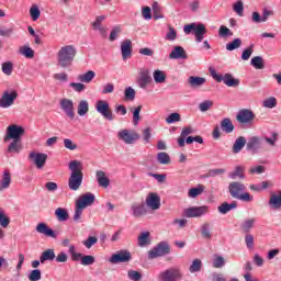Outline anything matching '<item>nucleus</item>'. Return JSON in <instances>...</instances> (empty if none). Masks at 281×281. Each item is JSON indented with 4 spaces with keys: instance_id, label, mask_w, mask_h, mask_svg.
<instances>
[{
    "instance_id": "nucleus-1",
    "label": "nucleus",
    "mask_w": 281,
    "mask_h": 281,
    "mask_svg": "<svg viewBox=\"0 0 281 281\" xmlns=\"http://www.w3.org/2000/svg\"><path fill=\"white\" fill-rule=\"evenodd\" d=\"M69 170H71L70 177L68 179V188L74 192L80 190V186H82V179L85 175H82V162L78 160H72L68 165Z\"/></svg>"
},
{
    "instance_id": "nucleus-2",
    "label": "nucleus",
    "mask_w": 281,
    "mask_h": 281,
    "mask_svg": "<svg viewBox=\"0 0 281 281\" xmlns=\"http://www.w3.org/2000/svg\"><path fill=\"white\" fill-rule=\"evenodd\" d=\"M76 47L74 45L63 46L57 53V63L63 69L71 67L74 58H76Z\"/></svg>"
},
{
    "instance_id": "nucleus-3",
    "label": "nucleus",
    "mask_w": 281,
    "mask_h": 281,
    "mask_svg": "<svg viewBox=\"0 0 281 281\" xmlns=\"http://www.w3.org/2000/svg\"><path fill=\"white\" fill-rule=\"evenodd\" d=\"M245 190L246 187L243 182L233 181L228 184V192L233 199L244 201V203H251V201H254V195L249 192H245Z\"/></svg>"
},
{
    "instance_id": "nucleus-4",
    "label": "nucleus",
    "mask_w": 281,
    "mask_h": 281,
    "mask_svg": "<svg viewBox=\"0 0 281 281\" xmlns=\"http://www.w3.org/2000/svg\"><path fill=\"white\" fill-rule=\"evenodd\" d=\"M184 34H194L196 43H203V38L207 34V27L203 23H190L183 27Z\"/></svg>"
},
{
    "instance_id": "nucleus-5",
    "label": "nucleus",
    "mask_w": 281,
    "mask_h": 281,
    "mask_svg": "<svg viewBox=\"0 0 281 281\" xmlns=\"http://www.w3.org/2000/svg\"><path fill=\"white\" fill-rule=\"evenodd\" d=\"M210 75L212 76L213 80L216 82H224L226 87H238L240 85V79L234 78L232 74L218 75L214 68H210Z\"/></svg>"
},
{
    "instance_id": "nucleus-6",
    "label": "nucleus",
    "mask_w": 281,
    "mask_h": 281,
    "mask_svg": "<svg viewBox=\"0 0 281 281\" xmlns=\"http://www.w3.org/2000/svg\"><path fill=\"white\" fill-rule=\"evenodd\" d=\"M181 278H183V273L178 267H171L158 274L159 281H179Z\"/></svg>"
},
{
    "instance_id": "nucleus-7",
    "label": "nucleus",
    "mask_w": 281,
    "mask_h": 281,
    "mask_svg": "<svg viewBox=\"0 0 281 281\" xmlns=\"http://www.w3.org/2000/svg\"><path fill=\"white\" fill-rule=\"evenodd\" d=\"M167 254H170V244L167 241H160L148 251V259L155 260V258H161L167 256Z\"/></svg>"
},
{
    "instance_id": "nucleus-8",
    "label": "nucleus",
    "mask_w": 281,
    "mask_h": 281,
    "mask_svg": "<svg viewBox=\"0 0 281 281\" xmlns=\"http://www.w3.org/2000/svg\"><path fill=\"white\" fill-rule=\"evenodd\" d=\"M95 110L100 113V115H102V117H104V120H108L109 122H113V120H115V115H113V110H111L109 101H97Z\"/></svg>"
},
{
    "instance_id": "nucleus-9",
    "label": "nucleus",
    "mask_w": 281,
    "mask_h": 281,
    "mask_svg": "<svg viewBox=\"0 0 281 281\" xmlns=\"http://www.w3.org/2000/svg\"><path fill=\"white\" fill-rule=\"evenodd\" d=\"M23 135H25V128H23V126L12 124L7 128L4 142H8L9 139H21Z\"/></svg>"
},
{
    "instance_id": "nucleus-10",
    "label": "nucleus",
    "mask_w": 281,
    "mask_h": 281,
    "mask_svg": "<svg viewBox=\"0 0 281 281\" xmlns=\"http://www.w3.org/2000/svg\"><path fill=\"white\" fill-rule=\"evenodd\" d=\"M117 137L121 142H124V144H135V142L139 139V134L133 130L125 128L117 133Z\"/></svg>"
},
{
    "instance_id": "nucleus-11",
    "label": "nucleus",
    "mask_w": 281,
    "mask_h": 281,
    "mask_svg": "<svg viewBox=\"0 0 281 281\" xmlns=\"http://www.w3.org/2000/svg\"><path fill=\"white\" fill-rule=\"evenodd\" d=\"M207 206H191L184 210V216L187 218H199L204 214H207Z\"/></svg>"
},
{
    "instance_id": "nucleus-12",
    "label": "nucleus",
    "mask_w": 281,
    "mask_h": 281,
    "mask_svg": "<svg viewBox=\"0 0 281 281\" xmlns=\"http://www.w3.org/2000/svg\"><path fill=\"white\" fill-rule=\"evenodd\" d=\"M132 258L131 251L120 250L111 256L110 262L112 265H120V262H131Z\"/></svg>"
},
{
    "instance_id": "nucleus-13",
    "label": "nucleus",
    "mask_w": 281,
    "mask_h": 281,
    "mask_svg": "<svg viewBox=\"0 0 281 281\" xmlns=\"http://www.w3.org/2000/svg\"><path fill=\"white\" fill-rule=\"evenodd\" d=\"M16 98H19V93H16V91H12L11 93L8 91L3 92L0 99V109H9V106L14 104V100H16Z\"/></svg>"
},
{
    "instance_id": "nucleus-14",
    "label": "nucleus",
    "mask_w": 281,
    "mask_h": 281,
    "mask_svg": "<svg viewBox=\"0 0 281 281\" xmlns=\"http://www.w3.org/2000/svg\"><path fill=\"white\" fill-rule=\"evenodd\" d=\"M236 120L239 124H251L252 120H256V114L251 110L243 109L238 112Z\"/></svg>"
},
{
    "instance_id": "nucleus-15",
    "label": "nucleus",
    "mask_w": 281,
    "mask_h": 281,
    "mask_svg": "<svg viewBox=\"0 0 281 281\" xmlns=\"http://www.w3.org/2000/svg\"><path fill=\"white\" fill-rule=\"evenodd\" d=\"M29 158L32 159L33 164L41 170L47 164V154L31 151Z\"/></svg>"
},
{
    "instance_id": "nucleus-16",
    "label": "nucleus",
    "mask_w": 281,
    "mask_h": 281,
    "mask_svg": "<svg viewBox=\"0 0 281 281\" xmlns=\"http://www.w3.org/2000/svg\"><path fill=\"white\" fill-rule=\"evenodd\" d=\"M146 205L150 210H159L161 207V198L155 192H150L146 198Z\"/></svg>"
},
{
    "instance_id": "nucleus-17",
    "label": "nucleus",
    "mask_w": 281,
    "mask_h": 281,
    "mask_svg": "<svg viewBox=\"0 0 281 281\" xmlns=\"http://www.w3.org/2000/svg\"><path fill=\"white\" fill-rule=\"evenodd\" d=\"M93 203H95V195H93L91 192L80 195V198L76 201V204L79 205V207H83V210L90 205H93Z\"/></svg>"
},
{
    "instance_id": "nucleus-18",
    "label": "nucleus",
    "mask_w": 281,
    "mask_h": 281,
    "mask_svg": "<svg viewBox=\"0 0 281 281\" xmlns=\"http://www.w3.org/2000/svg\"><path fill=\"white\" fill-rule=\"evenodd\" d=\"M60 108L70 120L76 117V113L74 112V101L71 99H61Z\"/></svg>"
},
{
    "instance_id": "nucleus-19",
    "label": "nucleus",
    "mask_w": 281,
    "mask_h": 281,
    "mask_svg": "<svg viewBox=\"0 0 281 281\" xmlns=\"http://www.w3.org/2000/svg\"><path fill=\"white\" fill-rule=\"evenodd\" d=\"M153 82V77H150V70L149 69H140L139 71V79L138 85L140 89H146L148 85Z\"/></svg>"
},
{
    "instance_id": "nucleus-20",
    "label": "nucleus",
    "mask_w": 281,
    "mask_h": 281,
    "mask_svg": "<svg viewBox=\"0 0 281 281\" xmlns=\"http://www.w3.org/2000/svg\"><path fill=\"white\" fill-rule=\"evenodd\" d=\"M170 60H187L188 53L186 52V48L182 46H175L171 53L169 54Z\"/></svg>"
},
{
    "instance_id": "nucleus-21",
    "label": "nucleus",
    "mask_w": 281,
    "mask_h": 281,
    "mask_svg": "<svg viewBox=\"0 0 281 281\" xmlns=\"http://www.w3.org/2000/svg\"><path fill=\"white\" fill-rule=\"evenodd\" d=\"M121 53L123 60H127L133 56V42L131 40H125L121 43Z\"/></svg>"
},
{
    "instance_id": "nucleus-22",
    "label": "nucleus",
    "mask_w": 281,
    "mask_h": 281,
    "mask_svg": "<svg viewBox=\"0 0 281 281\" xmlns=\"http://www.w3.org/2000/svg\"><path fill=\"white\" fill-rule=\"evenodd\" d=\"M271 210H280L281 209V190L276 193L270 194V199L268 202Z\"/></svg>"
},
{
    "instance_id": "nucleus-23",
    "label": "nucleus",
    "mask_w": 281,
    "mask_h": 281,
    "mask_svg": "<svg viewBox=\"0 0 281 281\" xmlns=\"http://www.w3.org/2000/svg\"><path fill=\"white\" fill-rule=\"evenodd\" d=\"M260 148H262V138L252 136L248 139L247 150H254V153H256V150H260Z\"/></svg>"
},
{
    "instance_id": "nucleus-24",
    "label": "nucleus",
    "mask_w": 281,
    "mask_h": 281,
    "mask_svg": "<svg viewBox=\"0 0 281 281\" xmlns=\"http://www.w3.org/2000/svg\"><path fill=\"white\" fill-rule=\"evenodd\" d=\"M36 232L38 234H44V236H48V238H56V232L49 228V226H47L45 223L37 224Z\"/></svg>"
},
{
    "instance_id": "nucleus-25",
    "label": "nucleus",
    "mask_w": 281,
    "mask_h": 281,
    "mask_svg": "<svg viewBox=\"0 0 281 281\" xmlns=\"http://www.w3.org/2000/svg\"><path fill=\"white\" fill-rule=\"evenodd\" d=\"M97 181L101 188H109L111 180L106 177V173L102 170L95 172Z\"/></svg>"
},
{
    "instance_id": "nucleus-26",
    "label": "nucleus",
    "mask_w": 281,
    "mask_h": 281,
    "mask_svg": "<svg viewBox=\"0 0 281 281\" xmlns=\"http://www.w3.org/2000/svg\"><path fill=\"white\" fill-rule=\"evenodd\" d=\"M10 183H12V175H10V170H4L2 179L0 180V192L8 190Z\"/></svg>"
},
{
    "instance_id": "nucleus-27",
    "label": "nucleus",
    "mask_w": 281,
    "mask_h": 281,
    "mask_svg": "<svg viewBox=\"0 0 281 281\" xmlns=\"http://www.w3.org/2000/svg\"><path fill=\"white\" fill-rule=\"evenodd\" d=\"M235 128L236 127L234 126L232 119L225 117L221 121V130L223 131V133H226V134L234 133Z\"/></svg>"
},
{
    "instance_id": "nucleus-28",
    "label": "nucleus",
    "mask_w": 281,
    "mask_h": 281,
    "mask_svg": "<svg viewBox=\"0 0 281 281\" xmlns=\"http://www.w3.org/2000/svg\"><path fill=\"white\" fill-rule=\"evenodd\" d=\"M132 210H133V216H135L136 218H139L142 216H145V214H148V210L146 209V205H144V203L134 204L132 206Z\"/></svg>"
},
{
    "instance_id": "nucleus-29",
    "label": "nucleus",
    "mask_w": 281,
    "mask_h": 281,
    "mask_svg": "<svg viewBox=\"0 0 281 281\" xmlns=\"http://www.w3.org/2000/svg\"><path fill=\"white\" fill-rule=\"evenodd\" d=\"M188 82L192 89H198L199 87H203V85L206 82V79L203 77L191 76L189 77Z\"/></svg>"
},
{
    "instance_id": "nucleus-30",
    "label": "nucleus",
    "mask_w": 281,
    "mask_h": 281,
    "mask_svg": "<svg viewBox=\"0 0 281 281\" xmlns=\"http://www.w3.org/2000/svg\"><path fill=\"white\" fill-rule=\"evenodd\" d=\"M247 144V139L244 136H239L236 138L235 143L233 144V153L235 155H238L243 148H245V145Z\"/></svg>"
},
{
    "instance_id": "nucleus-31",
    "label": "nucleus",
    "mask_w": 281,
    "mask_h": 281,
    "mask_svg": "<svg viewBox=\"0 0 281 281\" xmlns=\"http://www.w3.org/2000/svg\"><path fill=\"white\" fill-rule=\"evenodd\" d=\"M56 259V252H54V249H46L44 252H42L40 257V262L43 265L48 261H53Z\"/></svg>"
},
{
    "instance_id": "nucleus-32",
    "label": "nucleus",
    "mask_w": 281,
    "mask_h": 281,
    "mask_svg": "<svg viewBox=\"0 0 281 281\" xmlns=\"http://www.w3.org/2000/svg\"><path fill=\"white\" fill-rule=\"evenodd\" d=\"M236 207H238V204L236 202H224L217 207V210L220 214H227L228 212H232V210H236Z\"/></svg>"
},
{
    "instance_id": "nucleus-33",
    "label": "nucleus",
    "mask_w": 281,
    "mask_h": 281,
    "mask_svg": "<svg viewBox=\"0 0 281 281\" xmlns=\"http://www.w3.org/2000/svg\"><path fill=\"white\" fill-rule=\"evenodd\" d=\"M21 150H23V143L21 139H13V142L8 146V153L19 154Z\"/></svg>"
},
{
    "instance_id": "nucleus-34",
    "label": "nucleus",
    "mask_w": 281,
    "mask_h": 281,
    "mask_svg": "<svg viewBox=\"0 0 281 281\" xmlns=\"http://www.w3.org/2000/svg\"><path fill=\"white\" fill-rule=\"evenodd\" d=\"M229 179H244L245 178V167L237 166L234 171L228 173Z\"/></svg>"
},
{
    "instance_id": "nucleus-35",
    "label": "nucleus",
    "mask_w": 281,
    "mask_h": 281,
    "mask_svg": "<svg viewBox=\"0 0 281 281\" xmlns=\"http://www.w3.org/2000/svg\"><path fill=\"white\" fill-rule=\"evenodd\" d=\"M201 234L202 238H205L206 240H212V224L210 223H204L201 226Z\"/></svg>"
},
{
    "instance_id": "nucleus-36",
    "label": "nucleus",
    "mask_w": 281,
    "mask_h": 281,
    "mask_svg": "<svg viewBox=\"0 0 281 281\" xmlns=\"http://www.w3.org/2000/svg\"><path fill=\"white\" fill-rule=\"evenodd\" d=\"M77 113L80 117L87 115V113H89V101L81 100L78 104Z\"/></svg>"
},
{
    "instance_id": "nucleus-37",
    "label": "nucleus",
    "mask_w": 281,
    "mask_h": 281,
    "mask_svg": "<svg viewBox=\"0 0 281 281\" xmlns=\"http://www.w3.org/2000/svg\"><path fill=\"white\" fill-rule=\"evenodd\" d=\"M55 216L57 218V221L65 223V221H69V213L67 212V210L63 209V207H58L55 211Z\"/></svg>"
},
{
    "instance_id": "nucleus-38",
    "label": "nucleus",
    "mask_w": 281,
    "mask_h": 281,
    "mask_svg": "<svg viewBox=\"0 0 281 281\" xmlns=\"http://www.w3.org/2000/svg\"><path fill=\"white\" fill-rule=\"evenodd\" d=\"M205 192V187L203 184H199L196 188H192L188 192V196L190 199H196V196H200V194H203Z\"/></svg>"
},
{
    "instance_id": "nucleus-39",
    "label": "nucleus",
    "mask_w": 281,
    "mask_h": 281,
    "mask_svg": "<svg viewBox=\"0 0 281 281\" xmlns=\"http://www.w3.org/2000/svg\"><path fill=\"white\" fill-rule=\"evenodd\" d=\"M146 245H150V232H143L138 236V246L146 247Z\"/></svg>"
},
{
    "instance_id": "nucleus-40",
    "label": "nucleus",
    "mask_w": 281,
    "mask_h": 281,
    "mask_svg": "<svg viewBox=\"0 0 281 281\" xmlns=\"http://www.w3.org/2000/svg\"><path fill=\"white\" fill-rule=\"evenodd\" d=\"M256 224V218H248L244 221V223L240 225V229L245 232V234H249L251 229L254 228V225Z\"/></svg>"
},
{
    "instance_id": "nucleus-41",
    "label": "nucleus",
    "mask_w": 281,
    "mask_h": 281,
    "mask_svg": "<svg viewBox=\"0 0 281 281\" xmlns=\"http://www.w3.org/2000/svg\"><path fill=\"white\" fill-rule=\"evenodd\" d=\"M203 269V261L201 259H194L189 268L190 273H199Z\"/></svg>"
},
{
    "instance_id": "nucleus-42",
    "label": "nucleus",
    "mask_w": 281,
    "mask_h": 281,
    "mask_svg": "<svg viewBox=\"0 0 281 281\" xmlns=\"http://www.w3.org/2000/svg\"><path fill=\"white\" fill-rule=\"evenodd\" d=\"M157 161L162 166H168V164H170V155H168L166 151H160L157 155Z\"/></svg>"
},
{
    "instance_id": "nucleus-43",
    "label": "nucleus",
    "mask_w": 281,
    "mask_h": 281,
    "mask_svg": "<svg viewBox=\"0 0 281 281\" xmlns=\"http://www.w3.org/2000/svg\"><path fill=\"white\" fill-rule=\"evenodd\" d=\"M250 65L255 67V69H265V59H262L261 56H255L251 59Z\"/></svg>"
},
{
    "instance_id": "nucleus-44",
    "label": "nucleus",
    "mask_w": 281,
    "mask_h": 281,
    "mask_svg": "<svg viewBox=\"0 0 281 281\" xmlns=\"http://www.w3.org/2000/svg\"><path fill=\"white\" fill-rule=\"evenodd\" d=\"M240 45H243V40L237 37L226 44V49H227V52H234V49H238L240 47Z\"/></svg>"
},
{
    "instance_id": "nucleus-45",
    "label": "nucleus",
    "mask_w": 281,
    "mask_h": 281,
    "mask_svg": "<svg viewBox=\"0 0 281 281\" xmlns=\"http://www.w3.org/2000/svg\"><path fill=\"white\" fill-rule=\"evenodd\" d=\"M154 80L156 85H162V82H166V72H164L162 70H155Z\"/></svg>"
},
{
    "instance_id": "nucleus-46",
    "label": "nucleus",
    "mask_w": 281,
    "mask_h": 281,
    "mask_svg": "<svg viewBox=\"0 0 281 281\" xmlns=\"http://www.w3.org/2000/svg\"><path fill=\"white\" fill-rule=\"evenodd\" d=\"M93 78H95V71L93 70H89L86 74H82L79 76L80 82H87V83L91 82Z\"/></svg>"
},
{
    "instance_id": "nucleus-47",
    "label": "nucleus",
    "mask_w": 281,
    "mask_h": 281,
    "mask_svg": "<svg viewBox=\"0 0 281 281\" xmlns=\"http://www.w3.org/2000/svg\"><path fill=\"white\" fill-rule=\"evenodd\" d=\"M121 33H122V26L121 25L114 26L110 33L109 41L111 43H113V41H117V37L120 36Z\"/></svg>"
},
{
    "instance_id": "nucleus-48",
    "label": "nucleus",
    "mask_w": 281,
    "mask_h": 281,
    "mask_svg": "<svg viewBox=\"0 0 281 281\" xmlns=\"http://www.w3.org/2000/svg\"><path fill=\"white\" fill-rule=\"evenodd\" d=\"M262 106H265V109H276V106H278V100L276 97H270L263 101Z\"/></svg>"
},
{
    "instance_id": "nucleus-49",
    "label": "nucleus",
    "mask_w": 281,
    "mask_h": 281,
    "mask_svg": "<svg viewBox=\"0 0 281 281\" xmlns=\"http://www.w3.org/2000/svg\"><path fill=\"white\" fill-rule=\"evenodd\" d=\"M94 262H95V257L91 255H85L81 258L80 265H82L83 267H90L91 265H94Z\"/></svg>"
},
{
    "instance_id": "nucleus-50",
    "label": "nucleus",
    "mask_w": 281,
    "mask_h": 281,
    "mask_svg": "<svg viewBox=\"0 0 281 281\" xmlns=\"http://www.w3.org/2000/svg\"><path fill=\"white\" fill-rule=\"evenodd\" d=\"M32 21H38L41 19V9L36 4H33L30 9Z\"/></svg>"
},
{
    "instance_id": "nucleus-51",
    "label": "nucleus",
    "mask_w": 281,
    "mask_h": 281,
    "mask_svg": "<svg viewBox=\"0 0 281 281\" xmlns=\"http://www.w3.org/2000/svg\"><path fill=\"white\" fill-rule=\"evenodd\" d=\"M233 10L236 12L238 16H244L245 13V5L243 4V1H238L233 4Z\"/></svg>"
},
{
    "instance_id": "nucleus-52",
    "label": "nucleus",
    "mask_w": 281,
    "mask_h": 281,
    "mask_svg": "<svg viewBox=\"0 0 281 281\" xmlns=\"http://www.w3.org/2000/svg\"><path fill=\"white\" fill-rule=\"evenodd\" d=\"M142 109H143V106L138 105L133 111V124H134V126H137V124H139V120H142V116H139V113H142Z\"/></svg>"
},
{
    "instance_id": "nucleus-53",
    "label": "nucleus",
    "mask_w": 281,
    "mask_h": 281,
    "mask_svg": "<svg viewBox=\"0 0 281 281\" xmlns=\"http://www.w3.org/2000/svg\"><path fill=\"white\" fill-rule=\"evenodd\" d=\"M213 267L214 269H222V267H225V258L222 256L215 255V258L213 260Z\"/></svg>"
},
{
    "instance_id": "nucleus-54",
    "label": "nucleus",
    "mask_w": 281,
    "mask_h": 281,
    "mask_svg": "<svg viewBox=\"0 0 281 281\" xmlns=\"http://www.w3.org/2000/svg\"><path fill=\"white\" fill-rule=\"evenodd\" d=\"M20 54L25 58H34V49L29 46H24L20 48Z\"/></svg>"
},
{
    "instance_id": "nucleus-55",
    "label": "nucleus",
    "mask_w": 281,
    "mask_h": 281,
    "mask_svg": "<svg viewBox=\"0 0 281 281\" xmlns=\"http://www.w3.org/2000/svg\"><path fill=\"white\" fill-rule=\"evenodd\" d=\"M218 34L222 38H227V36H234V32H232V30H229L225 25L220 26Z\"/></svg>"
},
{
    "instance_id": "nucleus-56",
    "label": "nucleus",
    "mask_w": 281,
    "mask_h": 281,
    "mask_svg": "<svg viewBox=\"0 0 281 281\" xmlns=\"http://www.w3.org/2000/svg\"><path fill=\"white\" fill-rule=\"evenodd\" d=\"M153 12L155 21H158V19H164V14H161V8L159 7V3L154 2Z\"/></svg>"
},
{
    "instance_id": "nucleus-57",
    "label": "nucleus",
    "mask_w": 281,
    "mask_h": 281,
    "mask_svg": "<svg viewBox=\"0 0 281 281\" xmlns=\"http://www.w3.org/2000/svg\"><path fill=\"white\" fill-rule=\"evenodd\" d=\"M106 19L104 15H98L95 20L92 22V30L97 31L100 30L102 26V22Z\"/></svg>"
},
{
    "instance_id": "nucleus-58",
    "label": "nucleus",
    "mask_w": 281,
    "mask_h": 281,
    "mask_svg": "<svg viewBox=\"0 0 281 281\" xmlns=\"http://www.w3.org/2000/svg\"><path fill=\"white\" fill-rule=\"evenodd\" d=\"M97 243H98V237L89 236L85 241H82V245H85L87 249H91L92 246L95 245Z\"/></svg>"
},
{
    "instance_id": "nucleus-59",
    "label": "nucleus",
    "mask_w": 281,
    "mask_h": 281,
    "mask_svg": "<svg viewBox=\"0 0 281 281\" xmlns=\"http://www.w3.org/2000/svg\"><path fill=\"white\" fill-rule=\"evenodd\" d=\"M14 65L12 61H5L2 64V71L5 74V76H12V69Z\"/></svg>"
},
{
    "instance_id": "nucleus-60",
    "label": "nucleus",
    "mask_w": 281,
    "mask_h": 281,
    "mask_svg": "<svg viewBox=\"0 0 281 281\" xmlns=\"http://www.w3.org/2000/svg\"><path fill=\"white\" fill-rule=\"evenodd\" d=\"M167 124H175V122H181V114L175 112L166 119Z\"/></svg>"
},
{
    "instance_id": "nucleus-61",
    "label": "nucleus",
    "mask_w": 281,
    "mask_h": 281,
    "mask_svg": "<svg viewBox=\"0 0 281 281\" xmlns=\"http://www.w3.org/2000/svg\"><path fill=\"white\" fill-rule=\"evenodd\" d=\"M212 106H214V102L205 100L204 102L200 103L199 109L202 113H205V111H210Z\"/></svg>"
},
{
    "instance_id": "nucleus-62",
    "label": "nucleus",
    "mask_w": 281,
    "mask_h": 281,
    "mask_svg": "<svg viewBox=\"0 0 281 281\" xmlns=\"http://www.w3.org/2000/svg\"><path fill=\"white\" fill-rule=\"evenodd\" d=\"M42 278V272L38 269L32 270L29 274L30 281H38Z\"/></svg>"
},
{
    "instance_id": "nucleus-63",
    "label": "nucleus",
    "mask_w": 281,
    "mask_h": 281,
    "mask_svg": "<svg viewBox=\"0 0 281 281\" xmlns=\"http://www.w3.org/2000/svg\"><path fill=\"white\" fill-rule=\"evenodd\" d=\"M177 40V31H175V27L169 25L168 32L166 34V41H176Z\"/></svg>"
},
{
    "instance_id": "nucleus-64",
    "label": "nucleus",
    "mask_w": 281,
    "mask_h": 281,
    "mask_svg": "<svg viewBox=\"0 0 281 281\" xmlns=\"http://www.w3.org/2000/svg\"><path fill=\"white\" fill-rule=\"evenodd\" d=\"M127 277L133 280V281H139L142 280V274L139 271H135V270H128L127 271Z\"/></svg>"
}]
</instances>
